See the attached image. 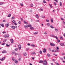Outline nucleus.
Instances as JSON below:
<instances>
[{
  "label": "nucleus",
  "mask_w": 65,
  "mask_h": 65,
  "mask_svg": "<svg viewBox=\"0 0 65 65\" xmlns=\"http://www.w3.org/2000/svg\"><path fill=\"white\" fill-rule=\"evenodd\" d=\"M43 53L46 52V49H45V48H44V49L43 50Z\"/></svg>",
  "instance_id": "obj_12"
},
{
  "label": "nucleus",
  "mask_w": 65,
  "mask_h": 65,
  "mask_svg": "<svg viewBox=\"0 0 65 65\" xmlns=\"http://www.w3.org/2000/svg\"><path fill=\"white\" fill-rule=\"evenodd\" d=\"M36 22H39V21L38 20H36Z\"/></svg>",
  "instance_id": "obj_53"
},
{
  "label": "nucleus",
  "mask_w": 65,
  "mask_h": 65,
  "mask_svg": "<svg viewBox=\"0 0 65 65\" xmlns=\"http://www.w3.org/2000/svg\"><path fill=\"white\" fill-rule=\"evenodd\" d=\"M18 47H19V50H20L21 48V47H21V45L20 44L19 45Z\"/></svg>",
  "instance_id": "obj_6"
},
{
  "label": "nucleus",
  "mask_w": 65,
  "mask_h": 65,
  "mask_svg": "<svg viewBox=\"0 0 65 65\" xmlns=\"http://www.w3.org/2000/svg\"><path fill=\"white\" fill-rule=\"evenodd\" d=\"M18 55V53H15V56H17V55Z\"/></svg>",
  "instance_id": "obj_56"
},
{
  "label": "nucleus",
  "mask_w": 65,
  "mask_h": 65,
  "mask_svg": "<svg viewBox=\"0 0 65 65\" xmlns=\"http://www.w3.org/2000/svg\"><path fill=\"white\" fill-rule=\"evenodd\" d=\"M2 53L3 54H4V53H7V52L6 50H4L2 51Z\"/></svg>",
  "instance_id": "obj_5"
},
{
  "label": "nucleus",
  "mask_w": 65,
  "mask_h": 65,
  "mask_svg": "<svg viewBox=\"0 0 65 65\" xmlns=\"http://www.w3.org/2000/svg\"><path fill=\"white\" fill-rule=\"evenodd\" d=\"M59 59H60V60H63V58H61V57H59Z\"/></svg>",
  "instance_id": "obj_55"
},
{
  "label": "nucleus",
  "mask_w": 65,
  "mask_h": 65,
  "mask_svg": "<svg viewBox=\"0 0 65 65\" xmlns=\"http://www.w3.org/2000/svg\"><path fill=\"white\" fill-rule=\"evenodd\" d=\"M2 44L3 45H5V43H3Z\"/></svg>",
  "instance_id": "obj_35"
},
{
  "label": "nucleus",
  "mask_w": 65,
  "mask_h": 65,
  "mask_svg": "<svg viewBox=\"0 0 65 65\" xmlns=\"http://www.w3.org/2000/svg\"><path fill=\"white\" fill-rule=\"evenodd\" d=\"M55 30L56 32H58V30L57 28H55Z\"/></svg>",
  "instance_id": "obj_31"
},
{
  "label": "nucleus",
  "mask_w": 65,
  "mask_h": 65,
  "mask_svg": "<svg viewBox=\"0 0 65 65\" xmlns=\"http://www.w3.org/2000/svg\"><path fill=\"white\" fill-rule=\"evenodd\" d=\"M55 56H57V54H53Z\"/></svg>",
  "instance_id": "obj_51"
},
{
  "label": "nucleus",
  "mask_w": 65,
  "mask_h": 65,
  "mask_svg": "<svg viewBox=\"0 0 65 65\" xmlns=\"http://www.w3.org/2000/svg\"><path fill=\"white\" fill-rule=\"evenodd\" d=\"M39 53H40V54H42V52L41 50H40V51L39 52Z\"/></svg>",
  "instance_id": "obj_33"
},
{
  "label": "nucleus",
  "mask_w": 65,
  "mask_h": 65,
  "mask_svg": "<svg viewBox=\"0 0 65 65\" xmlns=\"http://www.w3.org/2000/svg\"><path fill=\"white\" fill-rule=\"evenodd\" d=\"M9 35H5L4 36V37H5V38H7L8 37H9Z\"/></svg>",
  "instance_id": "obj_2"
},
{
  "label": "nucleus",
  "mask_w": 65,
  "mask_h": 65,
  "mask_svg": "<svg viewBox=\"0 0 65 65\" xmlns=\"http://www.w3.org/2000/svg\"><path fill=\"white\" fill-rule=\"evenodd\" d=\"M39 62L40 63H43V62L42 60H40L39 61Z\"/></svg>",
  "instance_id": "obj_19"
},
{
  "label": "nucleus",
  "mask_w": 65,
  "mask_h": 65,
  "mask_svg": "<svg viewBox=\"0 0 65 65\" xmlns=\"http://www.w3.org/2000/svg\"><path fill=\"white\" fill-rule=\"evenodd\" d=\"M52 61H54V62H55V60L54 59H53Z\"/></svg>",
  "instance_id": "obj_54"
},
{
  "label": "nucleus",
  "mask_w": 65,
  "mask_h": 65,
  "mask_svg": "<svg viewBox=\"0 0 65 65\" xmlns=\"http://www.w3.org/2000/svg\"><path fill=\"white\" fill-rule=\"evenodd\" d=\"M14 17H12L11 18V19L12 20H14Z\"/></svg>",
  "instance_id": "obj_40"
},
{
  "label": "nucleus",
  "mask_w": 65,
  "mask_h": 65,
  "mask_svg": "<svg viewBox=\"0 0 65 65\" xmlns=\"http://www.w3.org/2000/svg\"><path fill=\"white\" fill-rule=\"evenodd\" d=\"M50 27L52 29H54V27L52 25H51L50 26Z\"/></svg>",
  "instance_id": "obj_27"
},
{
  "label": "nucleus",
  "mask_w": 65,
  "mask_h": 65,
  "mask_svg": "<svg viewBox=\"0 0 65 65\" xmlns=\"http://www.w3.org/2000/svg\"><path fill=\"white\" fill-rule=\"evenodd\" d=\"M3 33V34H4L5 33H6V32L5 31H3L2 32Z\"/></svg>",
  "instance_id": "obj_49"
},
{
  "label": "nucleus",
  "mask_w": 65,
  "mask_h": 65,
  "mask_svg": "<svg viewBox=\"0 0 65 65\" xmlns=\"http://www.w3.org/2000/svg\"><path fill=\"white\" fill-rule=\"evenodd\" d=\"M18 50H19V48H16L15 49V51H18Z\"/></svg>",
  "instance_id": "obj_36"
},
{
  "label": "nucleus",
  "mask_w": 65,
  "mask_h": 65,
  "mask_svg": "<svg viewBox=\"0 0 65 65\" xmlns=\"http://www.w3.org/2000/svg\"><path fill=\"white\" fill-rule=\"evenodd\" d=\"M27 55V54L26 52H25L23 54V55L24 56H26Z\"/></svg>",
  "instance_id": "obj_10"
},
{
  "label": "nucleus",
  "mask_w": 65,
  "mask_h": 65,
  "mask_svg": "<svg viewBox=\"0 0 65 65\" xmlns=\"http://www.w3.org/2000/svg\"><path fill=\"white\" fill-rule=\"evenodd\" d=\"M41 17V18H45V17L44 16H42Z\"/></svg>",
  "instance_id": "obj_39"
},
{
  "label": "nucleus",
  "mask_w": 65,
  "mask_h": 65,
  "mask_svg": "<svg viewBox=\"0 0 65 65\" xmlns=\"http://www.w3.org/2000/svg\"><path fill=\"white\" fill-rule=\"evenodd\" d=\"M4 3L3 2H2L0 3V5H2V4H3Z\"/></svg>",
  "instance_id": "obj_25"
},
{
  "label": "nucleus",
  "mask_w": 65,
  "mask_h": 65,
  "mask_svg": "<svg viewBox=\"0 0 65 65\" xmlns=\"http://www.w3.org/2000/svg\"><path fill=\"white\" fill-rule=\"evenodd\" d=\"M12 55H14V52H12Z\"/></svg>",
  "instance_id": "obj_57"
},
{
  "label": "nucleus",
  "mask_w": 65,
  "mask_h": 65,
  "mask_svg": "<svg viewBox=\"0 0 65 65\" xmlns=\"http://www.w3.org/2000/svg\"><path fill=\"white\" fill-rule=\"evenodd\" d=\"M30 30H34V28L32 27H30Z\"/></svg>",
  "instance_id": "obj_8"
},
{
  "label": "nucleus",
  "mask_w": 65,
  "mask_h": 65,
  "mask_svg": "<svg viewBox=\"0 0 65 65\" xmlns=\"http://www.w3.org/2000/svg\"><path fill=\"white\" fill-rule=\"evenodd\" d=\"M29 48H26V50L27 51H28L29 50Z\"/></svg>",
  "instance_id": "obj_44"
},
{
  "label": "nucleus",
  "mask_w": 65,
  "mask_h": 65,
  "mask_svg": "<svg viewBox=\"0 0 65 65\" xmlns=\"http://www.w3.org/2000/svg\"><path fill=\"white\" fill-rule=\"evenodd\" d=\"M11 17V14H10L8 15V17Z\"/></svg>",
  "instance_id": "obj_29"
},
{
  "label": "nucleus",
  "mask_w": 65,
  "mask_h": 65,
  "mask_svg": "<svg viewBox=\"0 0 65 65\" xmlns=\"http://www.w3.org/2000/svg\"><path fill=\"white\" fill-rule=\"evenodd\" d=\"M60 6H62V3L60 2Z\"/></svg>",
  "instance_id": "obj_46"
},
{
  "label": "nucleus",
  "mask_w": 65,
  "mask_h": 65,
  "mask_svg": "<svg viewBox=\"0 0 65 65\" xmlns=\"http://www.w3.org/2000/svg\"><path fill=\"white\" fill-rule=\"evenodd\" d=\"M56 38V39H57V40H58V37H57L56 36H55V38Z\"/></svg>",
  "instance_id": "obj_34"
},
{
  "label": "nucleus",
  "mask_w": 65,
  "mask_h": 65,
  "mask_svg": "<svg viewBox=\"0 0 65 65\" xmlns=\"http://www.w3.org/2000/svg\"><path fill=\"white\" fill-rule=\"evenodd\" d=\"M62 55H65V53H62Z\"/></svg>",
  "instance_id": "obj_62"
},
{
  "label": "nucleus",
  "mask_w": 65,
  "mask_h": 65,
  "mask_svg": "<svg viewBox=\"0 0 65 65\" xmlns=\"http://www.w3.org/2000/svg\"><path fill=\"white\" fill-rule=\"evenodd\" d=\"M27 27H32V25H31L30 24L29 25H27Z\"/></svg>",
  "instance_id": "obj_26"
},
{
  "label": "nucleus",
  "mask_w": 65,
  "mask_h": 65,
  "mask_svg": "<svg viewBox=\"0 0 65 65\" xmlns=\"http://www.w3.org/2000/svg\"><path fill=\"white\" fill-rule=\"evenodd\" d=\"M43 64L44 65H47V62L45 60L43 62Z\"/></svg>",
  "instance_id": "obj_1"
},
{
  "label": "nucleus",
  "mask_w": 65,
  "mask_h": 65,
  "mask_svg": "<svg viewBox=\"0 0 65 65\" xmlns=\"http://www.w3.org/2000/svg\"><path fill=\"white\" fill-rule=\"evenodd\" d=\"M24 27H25V28H26V29H27V28H28L27 26L26 25H24Z\"/></svg>",
  "instance_id": "obj_24"
},
{
  "label": "nucleus",
  "mask_w": 65,
  "mask_h": 65,
  "mask_svg": "<svg viewBox=\"0 0 65 65\" xmlns=\"http://www.w3.org/2000/svg\"><path fill=\"white\" fill-rule=\"evenodd\" d=\"M8 24H5L6 26L7 27H8L9 26V25H9V24L8 23Z\"/></svg>",
  "instance_id": "obj_13"
},
{
  "label": "nucleus",
  "mask_w": 65,
  "mask_h": 65,
  "mask_svg": "<svg viewBox=\"0 0 65 65\" xmlns=\"http://www.w3.org/2000/svg\"><path fill=\"white\" fill-rule=\"evenodd\" d=\"M47 25L49 27V26H50L51 25L50 24L48 23L47 24Z\"/></svg>",
  "instance_id": "obj_20"
},
{
  "label": "nucleus",
  "mask_w": 65,
  "mask_h": 65,
  "mask_svg": "<svg viewBox=\"0 0 65 65\" xmlns=\"http://www.w3.org/2000/svg\"><path fill=\"white\" fill-rule=\"evenodd\" d=\"M50 44L51 46H55V44H53L52 43H50Z\"/></svg>",
  "instance_id": "obj_3"
},
{
  "label": "nucleus",
  "mask_w": 65,
  "mask_h": 65,
  "mask_svg": "<svg viewBox=\"0 0 65 65\" xmlns=\"http://www.w3.org/2000/svg\"><path fill=\"white\" fill-rule=\"evenodd\" d=\"M1 26H2L3 27H4V25L3 24H0Z\"/></svg>",
  "instance_id": "obj_18"
},
{
  "label": "nucleus",
  "mask_w": 65,
  "mask_h": 65,
  "mask_svg": "<svg viewBox=\"0 0 65 65\" xmlns=\"http://www.w3.org/2000/svg\"><path fill=\"white\" fill-rule=\"evenodd\" d=\"M36 17L37 18V19H38L39 18V16H38V15L37 14L36 15Z\"/></svg>",
  "instance_id": "obj_9"
},
{
  "label": "nucleus",
  "mask_w": 65,
  "mask_h": 65,
  "mask_svg": "<svg viewBox=\"0 0 65 65\" xmlns=\"http://www.w3.org/2000/svg\"><path fill=\"white\" fill-rule=\"evenodd\" d=\"M54 1H56V2L58 3V0H54Z\"/></svg>",
  "instance_id": "obj_58"
},
{
  "label": "nucleus",
  "mask_w": 65,
  "mask_h": 65,
  "mask_svg": "<svg viewBox=\"0 0 65 65\" xmlns=\"http://www.w3.org/2000/svg\"><path fill=\"white\" fill-rule=\"evenodd\" d=\"M56 65H59V63H56Z\"/></svg>",
  "instance_id": "obj_63"
},
{
  "label": "nucleus",
  "mask_w": 65,
  "mask_h": 65,
  "mask_svg": "<svg viewBox=\"0 0 65 65\" xmlns=\"http://www.w3.org/2000/svg\"><path fill=\"white\" fill-rule=\"evenodd\" d=\"M6 41H7V39H5L4 40L3 42H6Z\"/></svg>",
  "instance_id": "obj_14"
},
{
  "label": "nucleus",
  "mask_w": 65,
  "mask_h": 65,
  "mask_svg": "<svg viewBox=\"0 0 65 65\" xmlns=\"http://www.w3.org/2000/svg\"><path fill=\"white\" fill-rule=\"evenodd\" d=\"M6 45L7 46H9L10 45H9L8 44H6Z\"/></svg>",
  "instance_id": "obj_32"
},
{
  "label": "nucleus",
  "mask_w": 65,
  "mask_h": 65,
  "mask_svg": "<svg viewBox=\"0 0 65 65\" xmlns=\"http://www.w3.org/2000/svg\"><path fill=\"white\" fill-rule=\"evenodd\" d=\"M43 2L44 3H46V2H45V0H43Z\"/></svg>",
  "instance_id": "obj_37"
},
{
  "label": "nucleus",
  "mask_w": 65,
  "mask_h": 65,
  "mask_svg": "<svg viewBox=\"0 0 65 65\" xmlns=\"http://www.w3.org/2000/svg\"><path fill=\"white\" fill-rule=\"evenodd\" d=\"M63 36H64V37H65V34H64Z\"/></svg>",
  "instance_id": "obj_64"
},
{
  "label": "nucleus",
  "mask_w": 65,
  "mask_h": 65,
  "mask_svg": "<svg viewBox=\"0 0 65 65\" xmlns=\"http://www.w3.org/2000/svg\"><path fill=\"white\" fill-rule=\"evenodd\" d=\"M20 4L21 6H23V4Z\"/></svg>",
  "instance_id": "obj_60"
},
{
  "label": "nucleus",
  "mask_w": 65,
  "mask_h": 65,
  "mask_svg": "<svg viewBox=\"0 0 65 65\" xmlns=\"http://www.w3.org/2000/svg\"><path fill=\"white\" fill-rule=\"evenodd\" d=\"M30 12H32V10H30Z\"/></svg>",
  "instance_id": "obj_61"
},
{
  "label": "nucleus",
  "mask_w": 65,
  "mask_h": 65,
  "mask_svg": "<svg viewBox=\"0 0 65 65\" xmlns=\"http://www.w3.org/2000/svg\"><path fill=\"white\" fill-rule=\"evenodd\" d=\"M18 23L19 24H21V21H19Z\"/></svg>",
  "instance_id": "obj_48"
},
{
  "label": "nucleus",
  "mask_w": 65,
  "mask_h": 65,
  "mask_svg": "<svg viewBox=\"0 0 65 65\" xmlns=\"http://www.w3.org/2000/svg\"><path fill=\"white\" fill-rule=\"evenodd\" d=\"M5 59V57H4L2 58L1 59V61H3Z\"/></svg>",
  "instance_id": "obj_16"
},
{
  "label": "nucleus",
  "mask_w": 65,
  "mask_h": 65,
  "mask_svg": "<svg viewBox=\"0 0 65 65\" xmlns=\"http://www.w3.org/2000/svg\"><path fill=\"white\" fill-rule=\"evenodd\" d=\"M31 46H33V47H35V46L34 45H31Z\"/></svg>",
  "instance_id": "obj_45"
},
{
  "label": "nucleus",
  "mask_w": 65,
  "mask_h": 65,
  "mask_svg": "<svg viewBox=\"0 0 65 65\" xmlns=\"http://www.w3.org/2000/svg\"><path fill=\"white\" fill-rule=\"evenodd\" d=\"M51 36L52 37H53L54 38H55V36L54 35H51Z\"/></svg>",
  "instance_id": "obj_23"
},
{
  "label": "nucleus",
  "mask_w": 65,
  "mask_h": 65,
  "mask_svg": "<svg viewBox=\"0 0 65 65\" xmlns=\"http://www.w3.org/2000/svg\"><path fill=\"white\" fill-rule=\"evenodd\" d=\"M14 24L15 25H17V24L15 23H14Z\"/></svg>",
  "instance_id": "obj_59"
},
{
  "label": "nucleus",
  "mask_w": 65,
  "mask_h": 65,
  "mask_svg": "<svg viewBox=\"0 0 65 65\" xmlns=\"http://www.w3.org/2000/svg\"><path fill=\"white\" fill-rule=\"evenodd\" d=\"M12 60H13V61H14V60H15V59H14V58H12Z\"/></svg>",
  "instance_id": "obj_47"
},
{
  "label": "nucleus",
  "mask_w": 65,
  "mask_h": 65,
  "mask_svg": "<svg viewBox=\"0 0 65 65\" xmlns=\"http://www.w3.org/2000/svg\"><path fill=\"white\" fill-rule=\"evenodd\" d=\"M61 20H62V21H64V19L62 18H61Z\"/></svg>",
  "instance_id": "obj_50"
},
{
  "label": "nucleus",
  "mask_w": 65,
  "mask_h": 65,
  "mask_svg": "<svg viewBox=\"0 0 65 65\" xmlns=\"http://www.w3.org/2000/svg\"><path fill=\"white\" fill-rule=\"evenodd\" d=\"M49 5L50 6V8H52L53 7H52V5H51V4H50Z\"/></svg>",
  "instance_id": "obj_21"
},
{
  "label": "nucleus",
  "mask_w": 65,
  "mask_h": 65,
  "mask_svg": "<svg viewBox=\"0 0 65 65\" xmlns=\"http://www.w3.org/2000/svg\"><path fill=\"white\" fill-rule=\"evenodd\" d=\"M51 21L52 23H53V19H51Z\"/></svg>",
  "instance_id": "obj_42"
},
{
  "label": "nucleus",
  "mask_w": 65,
  "mask_h": 65,
  "mask_svg": "<svg viewBox=\"0 0 65 65\" xmlns=\"http://www.w3.org/2000/svg\"><path fill=\"white\" fill-rule=\"evenodd\" d=\"M46 21L47 22H50V21H49V20H47V19L46 20Z\"/></svg>",
  "instance_id": "obj_43"
},
{
  "label": "nucleus",
  "mask_w": 65,
  "mask_h": 65,
  "mask_svg": "<svg viewBox=\"0 0 65 65\" xmlns=\"http://www.w3.org/2000/svg\"><path fill=\"white\" fill-rule=\"evenodd\" d=\"M24 24H26V25H27L28 24V22H26V21H25V20H24Z\"/></svg>",
  "instance_id": "obj_11"
},
{
  "label": "nucleus",
  "mask_w": 65,
  "mask_h": 65,
  "mask_svg": "<svg viewBox=\"0 0 65 65\" xmlns=\"http://www.w3.org/2000/svg\"><path fill=\"white\" fill-rule=\"evenodd\" d=\"M11 28H12V29H14L15 28V26H12L11 27Z\"/></svg>",
  "instance_id": "obj_17"
},
{
  "label": "nucleus",
  "mask_w": 65,
  "mask_h": 65,
  "mask_svg": "<svg viewBox=\"0 0 65 65\" xmlns=\"http://www.w3.org/2000/svg\"><path fill=\"white\" fill-rule=\"evenodd\" d=\"M47 55L48 57H50L51 56V55L49 54H47Z\"/></svg>",
  "instance_id": "obj_22"
},
{
  "label": "nucleus",
  "mask_w": 65,
  "mask_h": 65,
  "mask_svg": "<svg viewBox=\"0 0 65 65\" xmlns=\"http://www.w3.org/2000/svg\"><path fill=\"white\" fill-rule=\"evenodd\" d=\"M38 33V32H35L34 33V35H36Z\"/></svg>",
  "instance_id": "obj_15"
},
{
  "label": "nucleus",
  "mask_w": 65,
  "mask_h": 65,
  "mask_svg": "<svg viewBox=\"0 0 65 65\" xmlns=\"http://www.w3.org/2000/svg\"><path fill=\"white\" fill-rule=\"evenodd\" d=\"M64 43H61L60 44V45L61 46H64Z\"/></svg>",
  "instance_id": "obj_4"
},
{
  "label": "nucleus",
  "mask_w": 65,
  "mask_h": 65,
  "mask_svg": "<svg viewBox=\"0 0 65 65\" xmlns=\"http://www.w3.org/2000/svg\"><path fill=\"white\" fill-rule=\"evenodd\" d=\"M60 42V40H57V42Z\"/></svg>",
  "instance_id": "obj_52"
},
{
  "label": "nucleus",
  "mask_w": 65,
  "mask_h": 65,
  "mask_svg": "<svg viewBox=\"0 0 65 65\" xmlns=\"http://www.w3.org/2000/svg\"><path fill=\"white\" fill-rule=\"evenodd\" d=\"M10 41L11 42V43H13V40L12 39H11Z\"/></svg>",
  "instance_id": "obj_7"
},
{
  "label": "nucleus",
  "mask_w": 65,
  "mask_h": 65,
  "mask_svg": "<svg viewBox=\"0 0 65 65\" xmlns=\"http://www.w3.org/2000/svg\"><path fill=\"white\" fill-rule=\"evenodd\" d=\"M36 54V53L35 52H32L31 54V55H35V54Z\"/></svg>",
  "instance_id": "obj_30"
},
{
  "label": "nucleus",
  "mask_w": 65,
  "mask_h": 65,
  "mask_svg": "<svg viewBox=\"0 0 65 65\" xmlns=\"http://www.w3.org/2000/svg\"><path fill=\"white\" fill-rule=\"evenodd\" d=\"M12 23H15V21L14 20H13L12 21Z\"/></svg>",
  "instance_id": "obj_41"
},
{
  "label": "nucleus",
  "mask_w": 65,
  "mask_h": 65,
  "mask_svg": "<svg viewBox=\"0 0 65 65\" xmlns=\"http://www.w3.org/2000/svg\"><path fill=\"white\" fill-rule=\"evenodd\" d=\"M15 63H18V61L17 60H15Z\"/></svg>",
  "instance_id": "obj_28"
},
{
  "label": "nucleus",
  "mask_w": 65,
  "mask_h": 65,
  "mask_svg": "<svg viewBox=\"0 0 65 65\" xmlns=\"http://www.w3.org/2000/svg\"><path fill=\"white\" fill-rule=\"evenodd\" d=\"M18 60L19 61H20L21 60V58H19V59H18Z\"/></svg>",
  "instance_id": "obj_38"
}]
</instances>
